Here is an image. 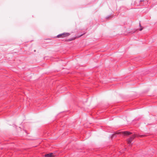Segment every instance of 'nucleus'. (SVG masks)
I'll return each mask as SVG.
<instances>
[{
    "mask_svg": "<svg viewBox=\"0 0 157 157\" xmlns=\"http://www.w3.org/2000/svg\"><path fill=\"white\" fill-rule=\"evenodd\" d=\"M74 39H71V40H69V41H71V40H74Z\"/></svg>",
    "mask_w": 157,
    "mask_h": 157,
    "instance_id": "obj_7",
    "label": "nucleus"
},
{
    "mask_svg": "<svg viewBox=\"0 0 157 157\" xmlns=\"http://www.w3.org/2000/svg\"><path fill=\"white\" fill-rule=\"evenodd\" d=\"M143 29V28H141L140 29V31H141Z\"/></svg>",
    "mask_w": 157,
    "mask_h": 157,
    "instance_id": "obj_6",
    "label": "nucleus"
},
{
    "mask_svg": "<svg viewBox=\"0 0 157 157\" xmlns=\"http://www.w3.org/2000/svg\"><path fill=\"white\" fill-rule=\"evenodd\" d=\"M144 1V0H140V2H143Z\"/></svg>",
    "mask_w": 157,
    "mask_h": 157,
    "instance_id": "obj_8",
    "label": "nucleus"
},
{
    "mask_svg": "<svg viewBox=\"0 0 157 157\" xmlns=\"http://www.w3.org/2000/svg\"><path fill=\"white\" fill-rule=\"evenodd\" d=\"M70 35V33H64L57 36V37L58 38H63L67 36Z\"/></svg>",
    "mask_w": 157,
    "mask_h": 157,
    "instance_id": "obj_1",
    "label": "nucleus"
},
{
    "mask_svg": "<svg viewBox=\"0 0 157 157\" xmlns=\"http://www.w3.org/2000/svg\"><path fill=\"white\" fill-rule=\"evenodd\" d=\"M122 133L123 134H124V135H129L131 134V132L127 131L123 132Z\"/></svg>",
    "mask_w": 157,
    "mask_h": 157,
    "instance_id": "obj_4",
    "label": "nucleus"
},
{
    "mask_svg": "<svg viewBox=\"0 0 157 157\" xmlns=\"http://www.w3.org/2000/svg\"><path fill=\"white\" fill-rule=\"evenodd\" d=\"M56 155L52 153L47 154L44 155L45 157H54Z\"/></svg>",
    "mask_w": 157,
    "mask_h": 157,
    "instance_id": "obj_3",
    "label": "nucleus"
},
{
    "mask_svg": "<svg viewBox=\"0 0 157 157\" xmlns=\"http://www.w3.org/2000/svg\"><path fill=\"white\" fill-rule=\"evenodd\" d=\"M120 133L118 132V133H116V134H119Z\"/></svg>",
    "mask_w": 157,
    "mask_h": 157,
    "instance_id": "obj_9",
    "label": "nucleus"
},
{
    "mask_svg": "<svg viewBox=\"0 0 157 157\" xmlns=\"http://www.w3.org/2000/svg\"><path fill=\"white\" fill-rule=\"evenodd\" d=\"M135 137V135L133 136L132 137H131L128 139L127 140V142L128 144H130L132 140L134 139Z\"/></svg>",
    "mask_w": 157,
    "mask_h": 157,
    "instance_id": "obj_2",
    "label": "nucleus"
},
{
    "mask_svg": "<svg viewBox=\"0 0 157 157\" xmlns=\"http://www.w3.org/2000/svg\"><path fill=\"white\" fill-rule=\"evenodd\" d=\"M115 134H114L112 135V136L111 137L112 138H113V137L114 136H115Z\"/></svg>",
    "mask_w": 157,
    "mask_h": 157,
    "instance_id": "obj_5",
    "label": "nucleus"
},
{
    "mask_svg": "<svg viewBox=\"0 0 157 157\" xmlns=\"http://www.w3.org/2000/svg\"><path fill=\"white\" fill-rule=\"evenodd\" d=\"M137 1H136V4H137Z\"/></svg>",
    "mask_w": 157,
    "mask_h": 157,
    "instance_id": "obj_10",
    "label": "nucleus"
}]
</instances>
